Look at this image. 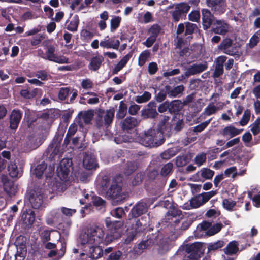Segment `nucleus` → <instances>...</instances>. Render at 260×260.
Segmentation results:
<instances>
[{
	"label": "nucleus",
	"instance_id": "obj_1",
	"mask_svg": "<svg viewBox=\"0 0 260 260\" xmlns=\"http://www.w3.org/2000/svg\"><path fill=\"white\" fill-rule=\"evenodd\" d=\"M104 235L103 229L98 226H91L81 233L79 238L83 250L81 255L86 256L82 260H91L101 256L103 250L99 245L103 241Z\"/></svg>",
	"mask_w": 260,
	"mask_h": 260
},
{
	"label": "nucleus",
	"instance_id": "obj_2",
	"mask_svg": "<svg viewBox=\"0 0 260 260\" xmlns=\"http://www.w3.org/2000/svg\"><path fill=\"white\" fill-rule=\"evenodd\" d=\"M103 189L108 188L106 192L107 198L116 202H120L125 199L126 195L123 192L121 179L117 178H105L101 182Z\"/></svg>",
	"mask_w": 260,
	"mask_h": 260
},
{
	"label": "nucleus",
	"instance_id": "obj_3",
	"mask_svg": "<svg viewBox=\"0 0 260 260\" xmlns=\"http://www.w3.org/2000/svg\"><path fill=\"white\" fill-rule=\"evenodd\" d=\"M139 142L146 147H157L161 145L164 139L161 133L153 128L145 131L139 139Z\"/></svg>",
	"mask_w": 260,
	"mask_h": 260
},
{
	"label": "nucleus",
	"instance_id": "obj_4",
	"mask_svg": "<svg viewBox=\"0 0 260 260\" xmlns=\"http://www.w3.org/2000/svg\"><path fill=\"white\" fill-rule=\"evenodd\" d=\"M191 6L186 2H181L168 6L166 10L171 16V19L174 22L185 19L190 9Z\"/></svg>",
	"mask_w": 260,
	"mask_h": 260
},
{
	"label": "nucleus",
	"instance_id": "obj_5",
	"mask_svg": "<svg viewBox=\"0 0 260 260\" xmlns=\"http://www.w3.org/2000/svg\"><path fill=\"white\" fill-rule=\"evenodd\" d=\"M115 114L113 108L100 110L96 117V126L100 129H104L112 123Z\"/></svg>",
	"mask_w": 260,
	"mask_h": 260
},
{
	"label": "nucleus",
	"instance_id": "obj_6",
	"mask_svg": "<svg viewBox=\"0 0 260 260\" xmlns=\"http://www.w3.org/2000/svg\"><path fill=\"white\" fill-rule=\"evenodd\" d=\"M239 46L233 41L229 38H224L218 46V49L223 53L231 56L238 55L239 54Z\"/></svg>",
	"mask_w": 260,
	"mask_h": 260
},
{
	"label": "nucleus",
	"instance_id": "obj_7",
	"mask_svg": "<svg viewBox=\"0 0 260 260\" xmlns=\"http://www.w3.org/2000/svg\"><path fill=\"white\" fill-rule=\"evenodd\" d=\"M56 45H48L46 47V59L58 63H69V59L67 57L60 55L57 56L54 53L55 52Z\"/></svg>",
	"mask_w": 260,
	"mask_h": 260
},
{
	"label": "nucleus",
	"instance_id": "obj_8",
	"mask_svg": "<svg viewBox=\"0 0 260 260\" xmlns=\"http://www.w3.org/2000/svg\"><path fill=\"white\" fill-rule=\"evenodd\" d=\"M216 193L215 191L212 190L209 192L201 193L194 197L190 201L191 207L193 208L200 207L207 202L212 197L215 195Z\"/></svg>",
	"mask_w": 260,
	"mask_h": 260
},
{
	"label": "nucleus",
	"instance_id": "obj_9",
	"mask_svg": "<svg viewBox=\"0 0 260 260\" xmlns=\"http://www.w3.org/2000/svg\"><path fill=\"white\" fill-rule=\"evenodd\" d=\"M71 166L72 160L69 158H63L60 161L56 171L58 176L62 181L67 179Z\"/></svg>",
	"mask_w": 260,
	"mask_h": 260
},
{
	"label": "nucleus",
	"instance_id": "obj_10",
	"mask_svg": "<svg viewBox=\"0 0 260 260\" xmlns=\"http://www.w3.org/2000/svg\"><path fill=\"white\" fill-rule=\"evenodd\" d=\"M206 3L216 14H223L225 11L226 0H206Z\"/></svg>",
	"mask_w": 260,
	"mask_h": 260
},
{
	"label": "nucleus",
	"instance_id": "obj_11",
	"mask_svg": "<svg viewBox=\"0 0 260 260\" xmlns=\"http://www.w3.org/2000/svg\"><path fill=\"white\" fill-rule=\"evenodd\" d=\"M229 25L223 20L215 19L212 25V30L215 34L224 35L229 32Z\"/></svg>",
	"mask_w": 260,
	"mask_h": 260
},
{
	"label": "nucleus",
	"instance_id": "obj_12",
	"mask_svg": "<svg viewBox=\"0 0 260 260\" xmlns=\"http://www.w3.org/2000/svg\"><path fill=\"white\" fill-rule=\"evenodd\" d=\"M29 200L32 207L35 209H39L43 204L42 191L41 189L34 190L30 192Z\"/></svg>",
	"mask_w": 260,
	"mask_h": 260
},
{
	"label": "nucleus",
	"instance_id": "obj_13",
	"mask_svg": "<svg viewBox=\"0 0 260 260\" xmlns=\"http://www.w3.org/2000/svg\"><path fill=\"white\" fill-rule=\"evenodd\" d=\"M199 248L200 245L197 243L186 245L185 252L187 254L183 260H198Z\"/></svg>",
	"mask_w": 260,
	"mask_h": 260
},
{
	"label": "nucleus",
	"instance_id": "obj_14",
	"mask_svg": "<svg viewBox=\"0 0 260 260\" xmlns=\"http://www.w3.org/2000/svg\"><path fill=\"white\" fill-rule=\"evenodd\" d=\"M207 63L204 62L201 63H195L188 67L185 72V76L188 77L190 76L200 74L207 69Z\"/></svg>",
	"mask_w": 260,
	"mask_h": 260
},
{
	"label": "nucleus",
	"instance_id": "obj_15",
	"mask_svg": "<svg viewBox=\"0 0 260 260\" xmlns=\"http://www.w3.org/2000/svg\"><path fill=\"white\" fill-rule=\"evenodd\" d=\"M200 226L202 230L206 231L207 234L212 236L219 232L223 227V225L221 223L212 224L209 222L205 221L201 223Z\"/></svg>",
	"mask_w": 260,
	"mask_h": 260
},
{
	"label": "nucleus",
	"instance_id": "obj_16",
	"mask_svg": "<svg viewBox=\"0 0 260 260\" xmlns=\"http://www.w3.org/2000/svg\"><path fill=\"white\" fill-rule=\"evenodd\" d=\"M224 104L223 102H218L217 105L213 103H209L208 106L205 108L202 115L210 116L215 114L216 112L223 109Z\"/></svg>",
	"mask_w": 260,
	"mask_h": 260
},
{
	"label": "nucleus",
	"instance_id": "obj_17",
	"mask_svg": "<svg viewBox=\"0 0 260 260\" xmlns=\"http://www.w3.org/2000/svg\"><path fill=\"white\" fill-rule=\"evenodd\" d=\"M203 26L205 29L209 28L215 20L214 16L211 12L207 9H204L202 10Z\"/></svg>",
	"mask_w": 260,
	"mask_h": 260
},
{
	"label": "nucleus",
	"instance_id": "obj_18",
	"mask_svg": "<svg viewBox=\"0 0 260 260\" xmlns=\"http://www.w3.org/2000/svg\"><path fill=\"white\" fill-rule=\"evenodd\" d=\"M83 166L88 170L96 169L98 167L96 160L93 155L86 154L83 160Z\"/></svg>",
	"mask_w": 260,
	"mask_h": 260
},
{
	"label": "nucleus",
	"instance_id": "obj_19",
	"mask_svg": "<svg viewBox=\"0 0 260 260\" xmlns=\"http://www.w3.org/2000/svg\"><path fill=\"white\" fill-rule=\"evenodd\" d=\"M22 117V113L20 110H13L10 118V127L11 129H15L18 127Z\"/></svg>",
	"mask_w": 260,
	"mask_h": 260
},
{
	"label": "nucleus",
	"instance_id": "obj_20",
	"mask_svg": "<svg viewBox=\"0 0 260 260\" xmlns=\"http://www.w3.org/2000/svg\"><path fill=\"white\" fill-rule=\"evenodd\" d=\"M147 206L146 203L141 202L136 205L132 209L131 213L133 217H137L147 212Z\"/></svg>",
	"mask_w": 260,
	"mask_h": 260
},
{
	"label": "nucleus",
	"instance_id": "obj_21",
	"mask_svg": "<svg viewBox=\"0 0 260 260\" xmlns=\"http://www.w3.org/2000/svg\"><path fill=\"white\" fill-rule=\"evenodd\" d=\"M165 89L167 94L170 98H175L181 94L184 90L183 85H178L174 88H171L170 86H166Z\"/></svg>",
	"mask_w": 260,
	"mask_h": 260
},
{
	"label": "nucleus",
	"instance_id": "obj_22",
	"mask_svg": "<svg viewBox=\"0 0 260 260\" xmlns=\"http://www.w3.org/2000/svg\"><path fill=\"white\" fill-rule=\"evenodd\" d=\"M139 121L134 117H128L125 118L122 122L121 127L123 129H132L137 126Z\"/></svg>",
	"mask_w": 260,
	"mask_h": 260
},
{
	"label": "nucleus",
	"instance_id": "obj_23",
	"mask_svg": "<svg viewBox=\"0 0 260 260\" xmlns=\"http://www.w3.org/2000/svg\"><path fill=\"white\" fill-rule=\"evenodd\" d=\"M8 170L10 176L12 178L20 177L22 175V168H18L15 162H11L8 166Z\"/></svg>",
	"mask_w": 260,
	"mask_h": 260
},
{
	"label": "nucleus",
	"instance_id": "obj_24",
	"mask_svg": "<svg viewBox=\"0 0 260 260\" xmlns=\"http://www.w3.org/2000/svg\"><path fill=\"white\" fill-rule=\"evenodd\" d=\"M104 60V57L102 56H96L92 57L89 64L88 68L93 71L98 70L100 69Z\"/></svg>",
	"mask_w": 260,
	"mask_h": 260
},
{
	"label": "nucleus",
	"instance_id": "obj_25",
	"mask_svg": "<svg viewBox=\"0 0 260 260\" xmlns=\"http://www.w3.org/2000/svg\"><path fill=\"white\" fill-rule=\"evenodd\" d=\"M4 189L10 197L15 194L17 191V186L12 181H6L4 183Z\"/></svg>",
	"mask_w": 260,
	"mask_h": 260
},
{
	"label": "nucleus",
	"instance_id": "obj_26",
	"mask_svg": "<svg viewBox=\"0 0 260 260\" xmlns=\"http://www.w3.org/2000/svg\"><path fill=\"white\" fill-rule=\"evenodd\" d=\"M240 131L232 126L225 127L223 130V135L229 138H232L238 134Z\"/></svg>",
	"mask_w": 260,
	"mask_h": 260
},
{
	"label": "nucleus",
	"instance_id": "obj_27",
	"mask_svg": "<svg viewBox=\"0 0 260 260\" xmlns=\"http://www.w3.org/2000/svg\"><path fill=\"white\" fill-rule=\"evenodd\" d=\"M238 250V244L235 241L230 242L226 247L224 249L225 253L227 255L235 254Z\"/></svg>",
	"mask_w": 260,
	"mask_h": 260
},
{
	"label": "nucleus",
	"instance_id": "obj_28",
	"mask_svg": "<svg viewBox=\"0 0 260 260\" xmlns=\"http://www.w3.org/2000/svg\"><path fill=\"white\" fill-rule=\"evenodd\" d=\"M184 106L181 101L177 100H174L170 103L169 111L171 112H177L179 111Z\"/></svg>",
	"mask_w": 260,
	"mask_h": 260
},
{
	"label": "nucleus",
	"instance_id": "obj_29",
	"mask_svg": "<svg viewBox=\"0 0 260 260\" xmlns=\"http://www.w3.org/2000/svg\"><path fill=\"white\" fill-rule=\"evenodd\" d=\"M173 164L172 162H169L167 163L161 167L160 172V175L162 177L169 176L173 171Z\"/></svg>",
	"mask_w": 260,
	"mask_h": 260
},
{
	"label": "nucleus",
	"instance_id": "obj_30",
	"mask_svg": "<svg viewBox=\"0 0 260 260\" xmlns=\"http://www.w3.org/2000/svg\"><path fill=\"white\" fill-rule=\"evenodd\" d=\"M131 57V55L130 54H127L125 56H124L120 60V61L116 64L113 70V73H117L118 72L121 70L127 63L128 61L129 60Z\"/></svg>",
	"mask_w": 260,
	"mask_h": 260
},
{
	"label": "nucleus",
	"instance_id": "obj_31",
	"mask_svg": "<svg viewBox=\"0 0 260 260\" xmlns=\"http://www.w3.org/2000/svg\"><path fill=\"white\" fill-rule=\"evenodd\" d=\"M203 180H210L214 175V171L207 168H203L200 170Z\"/></svg>",
	"mask_w": 260,
	"mask_h": 260
},
{
	"label": "nucleus",
	"instance_id": "obj_32",
	"mask_svg": "<svg viewBox=\"0 0 260 260\" xmlns=\"http://www.w3.org/2000/svg\"><path fill=\"white\" fill-rule=\"evenodd\" d=\"M158 115L155 109L147 108L142 110V116L144 118H154Z\"/></svg>",
	"mask_w": 260,
	"mask_h": 260
},
{
	"label": "nucleus",
	"instance_id": "obj_33",
	"mask_svg": "<svg viewBox=\"0 0 260 260\" xmlns=\"http://www.w3.org/2000/svg\"><path fill=\"white\" fill-rule=\"evenodd\" d=\"M137 168V164L135 161H128L126 164L124 173L126 175H129L133 173Z\"/></svg>",
	"mask_w": 260,
	"mask_h": 260
},
{
	"label": "nucleus",
	"instance_id": "obj_34",
	"mask_svg": "<svg viewBox=\"0 0 260 260\" xmlns=\"http://www.w3.org/2000/svg\"><path fill=\"white\" fill-rule=\"evenodd\" d=\"M79 24V19L77 17H74L70 21L69 24L67 25V29L71 31H76Z\"/></svg>",
	"mask_w": 260,
	"mask_h": 260
},
{
	"label": "nucleus",
	"instance_id": "obj_35",
	"mask_svg": "<svg viewBox=\"0 0 260 260\" xmlns=\"http://www.w3.org/2000/svg\"><path fill=\"white\" fill-rule=\"evenodd\" d=\"M126 113L127 106L123 101H121L120 102L118 111L116 114V117L118 118L122 119L125 116Z\"/></svg>",
	"mask_w": 260,
	"mask_h": 260
},
{
	"label": "nucleus",
	"instance_id": "obj_36",
	"mask_svg": "<svg viewBox=\"0 0 260 260\" xmlns=\"http://www.w3.org/2000/svg\"><path fill=\"white\" fill-rule=\"evenodd\" d=\"M150 52L148 50L143 51L139 57L138 64L141 67L143 66L150 57Z\"/></svg>",
	"mask_w": 260,
	"mask_h": 260
},
{
	"label": "nucleus",
	"instance_id": "obj_37",
	"mask_svg": "<svg viewBox=\"0 0 260 260\" xmlns=\"http://www.w3.org/2000/svg\"><path fill=\"white\" fill-rule=\"evenodd\" d=\"M207 159L206 154L205 153H201L197 154L194 159V163L199 167L203 165Z\"/></svg>",
	"mask_w": 260,
	"mask_h": 260
},
{
	"label": "nucleus",
	"instance_id": "obj_38",
	"mask_svg": "<svg viewBox=\"0 0 260 260\" xmlns=\"http://www.w3.org/2000/svg\"><path fill=\"white\" fill-rule=\"evenodd\" d=\"M151 98V94L148 91H145L142 95L137 96L135 101L138 103H145Z\"/></svg>",
	"mask_w": 260,
	"mask_h": 260
},
{
	"label": "nucleus",
	"instance_id": "obj_39",
	"mask_svg": "<svg viewBox=\"0 0 260 260\" xmlns=\"http://www.w3.org/2000/svg\"><path fill=\"white\" fill-rule=\"evenodd\" d=\"M50 215L52 216V218L50 221H49V220H47V223L48 224L57 222L60 218H61V215L59 209L52 210L50 212Z\"/></svg>",
	"mask_w": 260,
	"mask_h": 260
},
{
	"label": "nucleus",
	"instance_id": "obj_40",
	"mask_svg": "<svg viewBox=\"0 0 260 260\" xmlns=\"http://www.w3.org/2000/svg\"><path fill=\"white\" fill-rule=\"evenodd\" d=\"M185 25V35L192 34L194 30L197 29V26L196 24L186 22L184 23Z\"/></svg>",
	"mask_w": 260,
	"mask_h": 260
},
{
	"label": "nucleus",
	"instance_id": "obj_41",
	"mask_svg": "<svg viewBox=\"0 0 260 260\" xmlns=\"http://www.w3.org/2000/svg\"><path fill=\"white\" fill-rule=\"evenodd\" d=\"M47 168V165L45 163H42L38 165L34 170V173L36 177H40L43 174L44 170Z\"/></svg>",
	"mask_w": 260,
	"mask_h": 260
},
{
	"label": "nucleus",
	"instance_id": "obj_42",
	"mask_svg": "<svg viewBox=\"0 0 260 260\" xmlns=\"http://www.w3.org/2000/svg\"><path fill=\"white\" fill-rule=\"evenodd\" d=\"M224 245V242L223 241H218L216 242L209 243L208 245V249L209 251L216 250Z\"/></svg>",
	"mask_w": 260,
	"mask_h": 260
},
{
	"label": "nucleus",
	"instance_id": "obj_43",
	"mask_svg": "<svg viewBox=\"0 0 260 260\" xmlns=\"http://www.w3.org/2000/svg\"><path fill=\"white\" fill-rule=\"evenodd\" d=\"M70 89L68 87L61 88L58 92V97L60 100H64L69 95Z\"/></svg>",
	"mask_w": 260,
	"mask_h": 260
},
{
	"label": "nucleus",
	"instance_id": "obj_44",
	"mask_svg": "<svg viewBox=\"0 0 260 260\" xmlns=\"http://www.w3.org/2000/svg\"><path fill=\"white\" fill-rule=\"evenodd\" d=\"M188 19L193 22H198L200 19V13L199 11L194 10L191 11L188 16Z\"/></svg>",
	"mask_w": 260,
	"mask_h": 260
},
{
	"label": "nucleus",
	"instance_id": "obj_45",
	"mask_svg": "<svg viewBox=\"0 0 260 260\" xmlns=\"http://www.w3.org/2000/svg\"><path fill=\"white\" fill-rule=\"evenodd\" d=\"M176 154V152L173 148L169 149L164 151L161 154V157L164 159H169Z\"/></svg>",
	"mask_w": 260,
	"mask_h": 260
},
{
	"label": "nucleus",
	"instance_id": "obj_46",
	"mask_svg": "<svg viewBox=\"0 0 260 260\" xmlns=\"http://www.w3.org/2000/svg\"><path fill=\"white\" fill-rule=\"evenodd\" d=\"M160 27L158 25H153L149 29L148 33L150 36L156 39L160 32Z\"/></svg>",
	"mask_w": 260,
	"mask_h": 260
},
{
	"label": "nucleus",
	"instance_id": "obj_47",
	"mask_svg": "<svg viewBox=\"0 0 260 260\" xmlns=\"http://www.w3.org/2000/svg\"><path fill=\"white\" fill-rule=\"evenodd\" d=\"M93 116V112L92 110L85 111L82 114V118L86 123L90 122Z\"/></svg>",
	"mask_w": 260,
	"mask_h": 260
},
{
	"label": "nucleus",
	"instance_id": "obj_48",
	"mask_svg": "<svg viewBox=\"0 0 260 260\" xmlns=\"http://www.w3.org/2000/svg\"><path fill=\"white\" fill-rule=\"evenodd\" d=\"M224 175L227 177H232L235 178L237 175V168L236 167H231L224 171Z\"/></svg>",
	"mask_w": 260,
	"mask_h": 260
},
{
	"label": "nucleus",
	"instance_id": "obj_49",
	"mask_svg": "<svg viewBox=\"0 0 260 260\" xmlns=\"http://www.w3.org/2000/svg\"><path fill=\"white\" fill-rule=\"evenodd\" d=\"M260 38V31L255 32L254 35L251 37L249 41V46L250 48H253L256 46L259 41Z\"/></svg>",
	"mask_w": 260,
	"mask_h": 260
},
{
	"label": "nucleus",
	"instance_id": "obj_50",
	"mask_svg": "<svg viewBox=\"0 0 260 260\" xmlns=\"http://www.w3.org/2000/svg\"><path fill=\"white\" fill-rule=\"evenodd\" d=\"M121 21V18L119 16H116L111 20V31H114L119 26Z\"/></svg>",
	"mask_w": 260,
	"mask_h": 260
},
{
	"label": "nucleus",
	"instance_id": "obj_51",
	"mask_svg": "<svg viewBox=\"0 0 260 260\" xmlns=\"http://www.w3.org/2000/svg\"><path fill=\"white\" fill-rule=\"evenodd\" d=\"M260 117H258L251 125V131L254 135L259 133L260 131Z\"/></svg>",
	"mask_w": 260,
	"mask_h": 260
},
{
	"label": "nucleus",
	"instance_id": "obj_52",
	"mask_svg": "<svg viewBox=\"0 0 260 260\" xmlns=\"http://www.w3.org/2000/svg\"><path fill=\"white\" fill-rule=\"evenodd\" d=\"M250 111L249 110L247 109L244 111L243 117L240 121V124L242 126L245 125L250 119Z\"/></svg>",
	"mask_w": 260,
	"mask_h": 260
},
{
	"label": "nucleus",
	"instance_id": "obj_53",
	"mask_svg": "<svg viewBox=\"0 0 260 260\" xmlns=\"http://www.w3.org/2000/svg\"><path fill=\"white\" fill-rule=\"evenodd\" d=\"M92 203L93 205L96 207H104L105 205V201L101 198L97 196L92 198Z\"/></svg>",
	"mask_w": 260,
	"mask_h": 260
},
{
	"label": "nucleus",
	"instance_id": "obj_54",
	"mask_svg": "<svg viewBox=\"0 0 260 260\" xmlns=\"http://www.w3.org/2000/svg\"><path fill=\"white\" fill-rule=\"evenodd\" d=\"M25 215V221L26 224L31 225L35 220V215L33 211L27 213Z\"/></svg>",
	"mask_w": 260,
	"mask_h": 260
},
{
	"label": "nucleus",
	"instance_id": "obj_55",
	"mask_svg": "<svg viewBox=\"0 0 260 260\" xmlns=\"http://www.w3.org/2000/svg\"><path fill=\"white\" fill-rule=\"evenodd\" d=\"M222 205L227 210H231L236 205V202L232 200L224 199L223 200Z\"/></svg>",
	"mask_w": 260,
	"mask_h": 260
},
{
	"label": "nucleus",
	"instance_id": "obj_56",
	"mask_svg": "<svg viewBox=\"0 0 260 260\" xmlns=\"http://www.w3.org/2000/svg\"><path fill=\"white\" fill-rule=\"evenodd\" d=\"M64 249L63 248L61 250V253L60 255H57V253L55 250H51L48 253V256L49 257H51L53 258V260H59L64 254Z\"/></svg>",
	"mask_w": 260,
	"mask_h": 260
},
{
	"label": "nucleus",
	"instance_id": "obj_57",
	"mask_svg": "<svg viewBox=\"0 0 260 260\" xmlns=\"http://www.w3.org/2000/svg\"><path fill=\"white\" fill-rule=\"evenodd\" d=\"M187 164V157L185 156H179L176 158V165L178 167H181Z\"/></svg>",
	"mask_w": 260,
	"mask_h": 260
},
{
	"label": "nucleus",
	"instance_id": "obj_58",
	"mask_svg": "<svg viewBox=\"0 0 260 260\" xmlns=\"http://www.w3.org/2000/svg\"><path fill=\"white\" fill-rule=\"evenodd\" d=\"M158 131L159 133H161L163 135V133H166L167 135H170L171 131V124L169 123L165 124L164 126H158Z\"/></svg>",
	"mask_w": 260,
	"mask_h": 260
},
{
	"label": "nucleus",
	"instance_id": "obj_59",
	"mask_svg": "<svg viewBox=\"0 0 260 260\" xmlns=\"http://www.w3.org/2000/svg\"><path fill=\"white\" fill-rule=\"evenodd\" d=\"M34 76L40 79L41 80L45 81L48 79V75L46 71L40 70L35 73Z\"/></svg>",
	"mask_w": 260,
	"mask_h": 260
},
{
	"label": "nucleus",
	"instance_id": "obj_60",
	"mask_svg": "<svg viewBox=\"0 0 260 260\" xmlns=\"http://www.w3.org/2000/svg\"><path fill=\"white\" fill-rule=\"evenodd\" d=\"M212 118L209 120L206 121L194 127L193 131L194 132H201L203 131L209 124Z\"/></svg>",
	"mask_w": 260,
	"mask_h": 260
},
{
	"label": "nucleus",
	"instance_id": "obj_61",
	"mask_svg": "<svg viewBox=\"0 0 260 260\" xmlns=\"http://www.w3.org/2000/svg\"><path fill=\"white\" fill-rule=\"evenodd\" d=\"M124 214V212L123 209L120 207L116 208L111 212V214L113 216L116 217L118 218H121Z\"/></svg>",
	"mask_w": 260,
	"mask_h": 260
},
{
	"label": "nucleus",
	"instance_id": "obj_62",
	"mask_svg": "<svg viewBox=\"0 0 260 260\" xmlns=\"http://www.w3.org/2000/svg\"><path fill=\"white\" fill-rule=\"evenodd\" d=\"M146 226V224H143L140 220H138L136 221V223L133 225V229L135 230V232L139 233L142 232Z\"/></svg>",
	"mask_w": 260,
	"mask_h": 260
},
{
	"label": "nucleus",
	"instance_id": "obj_63",
	"mask_svg": "<svg viewBox=\"0 0 260 260\" xmlns=\"http://www.w3.org/2000/svg\"><path fill=\"white\" fill-rule=\"evenodd\" d=\"M41 239L43 243H46L50 239V231L48 230H44L41 233Z\"/></svg>",
	"mask_w": 260,
	"mask_h": 260
},
{
	"label": "nucleus",
	"instance_id": "obj_64",
	"mask_svg": "<svg viewBox=\"0 0 260 260\" xmlns=\"http://www.w3.org/2000/svg\"><path fill=\"white\" fill-rule=\"evenodd\" d=\"M60 211L66 216H71L76 212V210L74 209H70L66 207H62Z\"/></svg>",
	"mask_w": 260,
	"mask_h": 260
}]
</instances>
